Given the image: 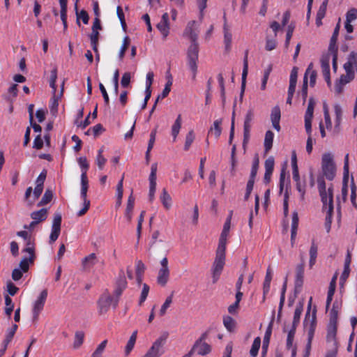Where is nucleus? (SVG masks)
<instances>
[{"label":"nucleus","instance_id":"6e6552de","mask_svg":"<svg viewBox=\"0 0 357 357\" xmlns=\"http://www.w3.org/2000/svg\"><path fill=\"white\" fill-rule=\"evenodd\" d=\"M316 105V102L314 100V98H310L308 102V105L307 107V110L305 112V128L306 130L307 133L309 135L307 143H306V151L308 154H310L312 151L313 144H314V139L311 137V132H312V121L313 118V113L314 107Z\"/></svg>","mask_w":357,"mask_h":357},{"label":"nucleus","instance_id":"09e8293b","mask_svg":"<svg viewBox=\"0 0 357 357\" xmlns=\"http://www.w3.org/2000/svg\"><path fill=\"white\" fill-rule=\"evenodd\" d=\"M134 197L132 195H130L128 200V204L126 211V217L128 221H130L132 219V211L134 208Z\"/></svg>","mask_w":357,"mask_h":357},{"label":"nucleus","instance_id":"a19ab883","mask_svg":"<svg viewBox=\"0 0 357 357\" xmlns=\"http://www.w3.org/2000/svg\"><path fill=\"white\" fill-rule=\"evenodd\" d=\"M84 333L79 331L75 332V338L73 342V348L75 349H79L84 342Z\"/></svg>","mask_w":357,"mask_h":357},{"label":"nucleus","instance_id":"423d86ee","mask_svg":"<svg viewBox=\"0 0 357 357\" xmlns=\"http://www.w3.org/2000/svg\"><path fill=\"white\" fill-rule=\"evenodd\" d=\"M318 185L323 203V209L326 214V221L327 223H331L333 212V190L332 187L328 188L326 190L325 182L321 179L318 181Z\"/></svg>","mask_w":357,"mask_h":357},{"label":"nucleus","instance_id":"473e14b6","mask_svg":"<svg viewBox=\"0 0 357 357\" xmlns=\"http://www.w3.org/2000/svg\"><path fill=\"white\" fill-rule=\"evenodd\" d=\"M137 337V331H135L132 332V335H130L126 347H125V354L126 356H128L131 351L133 349Z\"/></svg>","mask_w":357,"mask_h":357},{"label":"nucleus","instance_id":"2eb2a0df","mask_svg":"<svg viewBox=\"0 0 357 357\" xmlns=\"http://www.w3.org/2000/svg\"><path fill=\"white\" fill-rule=\"evenodd\" d=\"M160 267L158 272L157 282L161 286H165L169 281L170 275L167 258H162L160 261Z\"/></svg>","mask_w":357,"mask_h":357},{"label":"nucleus","instance_id":"ea45409f","mask_svg":"<svg viewBox=\"0 0 357 357\" xmlns=\"http://www.w3.org/2000/svg\"><path fill=\"white\" fill-rule=\"evenodd\" d=\"M221 124H222V120L218 119V120L215 121L213 126L211 128V129L209 130V133H211L212 135H213L216 139H218L221 135V132H222V129L220 127Z\"/></svg>","mask_w":357,"mask_h":357},{"label":"nucleus","instance_id":"0e129e2a","mask_svg":"<svg viewBox=\"0 0 357 357\" xmlns=\"http://www.w3.org/2000/svg\"><path fill=\"white\" fill-rule=\"evenodd\" d=\"M149 292V287L146 284H143L139 303L142 305L146 299Z\"/></svg>","mask_w":357,"mask_h":357},{"label":"nucleus","instance_id":"e433bc0d","mask_svg":"<svg viewBox=\"0 0 357 357\" xmlns=\"http://www.w3.org/2000/svg\"><path fill=\"white\" fill-rule=\"evenodd\" d=\"M223 324L227 331H234L236 326V321L230 316L225 315L223 317Z\"/></svg>","mask_w":357,"mask_h":357},{"label":"nucleus","instance_id":"774afa93","mask_svg":"<svg viewBox=\"0 0 357 357\" xmlns=\"http://www.w3.org/2000/svg\"><path fill=\"white\" fill-rule=\"evenodd\" d=\"M52 198V192L50 190H46L38 206L45 205L49 203Z\"/></svg>","mask_w":357,"mask_h":357},{"label":"nucleus","instance_id":"e2e57ef3","mask_svg":"<svg viewBox=\"0 0 357 357\" xmlns=\"http://www.w3.org/2000/svg\"><path fill=\"white\" fill-rule=\"evenodd\" d=\"M75 10H76L78 24H79V19L82 20L84 24H87L89 22V15H88L87 13L84 10H82L80 13H78L77 8V3L75 4Z\"/></svg>","mask_w":357,"mask_h":357},{"label":"nucleus","instance_id":"bb28decb","mask_svg":"<svg viewBox=\"0 0 357 357\" xmlns=\"http://www.w3.org/2000/svg\"><path fill=\"white\" fill-rule=\"evenodd\" d=\"M337 333V326L336 324H329L328 327V333H327V341L328 343H331L332 346L335 347H337V343L335 339Z\"/></svg>","mask_w":357,"mask_h":357},{"label":"nucleus","instance_id":"20e7f679","mask_svg":"<svg viewBox=\"0 0 357 357\" xmlns=\"http://www.w3.org/2000/svg\"><path fill=\"white\" fill-rule=\"evenodd\" d=\"M344 175L342 179V186L341 190V197L343 202H345L347 198L349 192H351L350 199L351 204L357 208V204L356 201V188L354 183V179L351 177L349 178V154H347L344 157Z\"/></svg>","mask_w":357,"mask_h":357},{"label":"nucleus","instance_id":"9d476101","mask_svg":"<svg viewBox=\"0 0 357 357\" xmlns=\"http://www.w3.org/2000/svg\"><path fill=\"white\" fill-rule=\"evenodd\" d=\"M312 307V298L310 297L307 303V309L305 314V319L303 321L304 331L305 333H314L317 320H316V307Z\"/></svg>","mask_w":357,"mask_h":357},{"label":"nucleus","instance_id":"a878e982","mask_svg":"<svg viewBox=\"0 0 357 357\" xmlns=\"http://www.w3.org/2000/svg\"><path fill=\"white\" fill-rule=\"evenodd\" d=\"M273 278V272L271 268H268L263 283V302L266 300V296L268 294L271 288V282Z\"/></svg>","mask_w":357,"mask_h":357},{"label":"nucleus","instance_id":"052dcab7","mask_svg":"<svg viewBox=\"0 0 357 357\" xmlns=\"http://www.w3.org/2000/svg\"><path fill=\"white\" fill-rule=\"evenodd\" d=\"M96 261V255L92 253L86 257L83 260V264L85 267H89L95 264Z\"/></svg>","mask_w":357,"mask_h":357},{"label":"nucleus","instance_id":"4be33fe9","mask_svg":"<svg viewBox=\"0 0 357 357\" xmlns=\"http://www.w3.org/2000/svg\"><path fill=\"white\" fill-rule=\"evenodd\" d=\"M192 350L198 354L204 356L210 353L211 347L209 344L202 341V339H200L195 342Z\"/></svg>","mask_w":357,"mask_h":357},{"label":"nucleus","instance_id":"6ab92c4d","mask_svg":"<svg viewBox=\"0 0 357 357\" xmlns=\"http://www.w3.org/2000/svg\"><path fill=\"white\" fill-rule=\"evenodd\" d=\"M357 24V10L355 8L350 9L346 13V20L344 22V29L348 33L354 31V26Z\"/></svg>","mask_w":357,"mask_h":357},{"label":"nucleus","instance_id":"a211bd4d","mask_svg":"<svg viewBox=\"0 0 357 357\" xmlns=\"http://www.w3.org/2000/svg\"><path fill=\"white\" fill-rule=\"evenodd\" d=\"M156 28L160 31L163 39H166L169 34L170 24H169V15L165 13L160 19V21L157 24Z\"/></svg>","mask_w":357,"mask_h":357},{"label":"nucleus","instance_id":"2f4dec72","mask_svg":"<svg viewBox=\"0 0 357 357\" xmlns=\"http://www.w3.org/2000/svg\"><path fill=\"white\" fill-rule=\"evenodd\" d=\"M303 311V302L296 304L293 317V326L296 327L300 322L301 316Z\"/></svg>","mask_w":357,"mask_h":357},{"label":"nucleus","instance_id":"cd10ccee","mask_svg":"<svg viewBox=\"0 0 357 357\" xmlns=\"http://www.w3.org/2000/svg\"><path fill=\"white\" fill-rule=\"evenodd\" d=\"M265 174L264 181L268 183L271 180V176L274 168V159L272 157L268 158L265 161Z\"/></svg>","mask_w":357,"mask_h":357},{"label":"nucleus","instance_id":"4d7b16f0","mask_svg":"<svg viewBox=\"0 0 357 357\" xmlns=\"http://www.w3.org/2000/svg\"><path fill=\"white\" fill-rule=\"evenodd\" d=\"M248 63L247 58L244 59L243 61V73H242V92L244 91V88L245 86V82H246V77L248 75Z\"/></svg>","mask_w":357,"mask_h":357},{"label":"nucleus","instance_id":"6e6d98bb","mask_svg":"<svg viewBox=\"0 0 357 357\" xmlns=\"http://www.w3.org/2000/svg\"><path fill=\"white\" fill-rule=\"evenodd\" d=\"M208 0H196V5L199 11V19L202 20L204 17V12L206 8V3Z\"/></svg>","mask_w":357,"mask_h":357},{"label":"nucleus","instance_id":"f3484780","mask_svg":"<svg viewBox=\"0 0 357 357\" xmlns=\"http://www.w3.org/2000/svg\"><path fill=\"white\" fill-rule=\"evenodd\" d=\"M231 213L227 217L221 232L217 250L225 251L227 238L231 229Z\"/></svg>","mask_w":357,"mask_h":357},{"label":"nucleus","instance_id":"c03bdc74","mask_svg":"<svg viewBox=\"0 0 357 357\" xmlns=\"http://www.w3.org/2000/svg\"><path fill=\"white\" fill-rule=\"evenodd\" d=\"M167 79H168V80L165 86V89H163V91H162V93L160 94L156 99L158 100H159L160 99H163L165 97H167L171 91V86L172 84V76L170 75H169L167 76Z\"/></svg>","mask_w":357,"mask_h":357},{"label":"nucleus","instance_id":"f257e3e1","mask_svg":"<svg viewBox=\"0 0 357 357\" xmlns=\"http://www.w3.org/2000/svg\"><path fill=\"white\" fill-rule=\"evenodd\" d=\"M199 23L195 20L190 21L184 31V36L191 40L187 51V67L191 73L192 79H196L198 69L199 46L196 42L198 36Z\"/></svg>","mask_w":357,"mask_h":357},{"label":"nucleus","instance_id":"864d4df0","mask_svg":"<svg viewBox=\"0 0 357 357\" xmlns=\"http://www.w3.org/2000/svg\"><path fill=\"white\" fill-rule=\"evenodd\" d=\"M78 164L81 168V170H82V174L81 175H84V176H86V172L88 170V168H89V163L87 162V160L85 157H80L79 159H78Z\"/></svg>","mask_w":357,"mask_h":357},{"label":"nucleus","instance_id":"c756f323","mask_svg":"<svg viewBox=\"0 0 357 357\" xmlns=\"http://www.w3.org/2000/svg\"><path fill=\"white\" fill-rule=\"evenodd\" d=\"M182 124V119L181 115H178L176 119L175 120L174 124L172 126L171 134L173 137V142H176L177 136L180 132Z\"/></svg>","mask_w":357,"mask_h":357},{"label":"nucleus","instance_id":"aec40b11","mask_svg":"<svg viewBox=\"0 0 357 357\" xmlns=\"http://www.w3.org/2000/svg\"><path fill=\"white\" fill-rule=\"evenodd\" d=\"M113 302V298L109 293H104L98 301V312L100 314H105L109 310L110 305Z\"/></svg>","mask_w":357,"mask_h":357},{"label":"nucleus","instance_id":"9b49d317","mask_svg":"<svg viewBox=\"0 0 357 357\" xmlns=\"http://www.w3.org/2000/svg\"><path fill=\"white\" fill-rule=\"evenodd\" d=\"M47 298V289H43L39 293L36 299L32 302L31 314L32 321L33 322H36L38 320L40 314L44 309Z\"/></svg>","mask_w":357,"mask_h":357},{"label":"nucleus","instance_id":"ddd939ff","mask_svg":"<svg viewBox=\"0 0 357 357\" xmlns=\"http://www.w3.org/2000/svg\"><path fill=\"white\" fill-rule=\"evenodd\" d=\"M225 264V251L216 250L215 259L212 266L213 283L217 282Z\"/></svg>","mask_w":357,"mask_h":357},{"label":"nucleus","instance_id":"b1692460","mask_svg":"<svg viewBox=\"0 0 357 357\" xmlns=\"http://www.w3.org/2000/svg\"><path fill=\"white\" fill-rule=\"evenodd\" d=\"M280 117H281L280 109L278 106H275L271 110V123H272L273 127L278 132L280 130Z\"/></svg>","mask_w":357,"mask_h":357},{"label":"nucleus","instance_id":"4468645a","mask_svg":"<svg viewBox=\"0 0 357 357\" xmlns=\"http://www.w3.org/2000/svg\"><path fill=\"white\" fill-rule=\"evenodd\" d=\"M317 72L314 69L312 63H310L306 69L305 73L303 77V84L302 89V94L303 96L304 101H305L307 94V80L310 79V85L314 86L316 82Z\"/></svg>","mask_w":357,"mask_h":357},{"label":"nucleus","instance_id":"4c0bfd02","mask_svg":"<svg viewBox=\"0 0 357 357\" xmlns=\"http://www.w3.org/2000/svg\"><path fill=\"white\" fill-rule=\"evenodd\" d=\"M277 37L272 35L267 34L266 37V45L265 49L267 51H272L275 49L277 46Z\"/></svg>","mask_w":357,"mask_h":357},{"label":"nucleus","instance_id":"7c9ffc66","mask_svg":"<svg viewBox=\"0 0 357 357\" xmlns=\"http://www.w3.org/2000/svg\"><path fill=\"white\" fill-rule=\"evenodd\" d=\"M31 217L33 221H36V222L38 224L47 218V210L45 208H42L39 211H33L31 213Z\"/></svg>","mask_w":357,"mask_h":357},{"label":"nucleus","instance_id":"7ed1b4c3","mask_svg":"<svg viewBox=\"0 0 357 357\" xmlns=\"http://www.w3.org/2000/svg\"><path fill=\"white\" fill-rule=\"evenodd\" d=\"M345 74L341 75L335 84L334 91L336 93H341L344 85L354 79L355 72L357 71V53L351 52L344 64Z\"/></svg>","mask_w":357,"mask_h":357},{"label":"nucleus","instance_id":"f704fd0d","mask_svg":"<svg viewBox=\"0 0 357 357\" xmlns=\"http://www.w3.org/2000/svg\"><path fill=\"white\" fill-rule=\"evenodd\" d=\"M87 190H88V179L87 176L81 175V191L80 197L82 201L89 200L87 199Z\"/></svg>","mask_w":357,"mask_h":357},{"label":"nucleus","instance_id":"69168bd1","mask_svg":"<svg viewBox=\"0 0 357 357\" xmlns=\"http://www.w3.org/2000/svg\"><path fill=\"white\" fill-rule=\"evenodd\" d=\"M338 312H339V311L337 310V309H335V304H333V308L330 312V323L329 324L337 325Z\"/></svg>","mask_w":357,"mask_h":357},{"label":"nucleus","instance_id":"603ef678","mask_svg":"<svg viewBox=\"0 0 357 357\" xmlns=\"http://www.w3.org/2000/svg\"><path fill=\"white\" fill-rule=\"evenodd\" d=\"M231 40H232L231 33L228 29L225 28L224 29V43L225 45V49L227 50H230Z\"/></svg>","mask_w":357,"mask_h":357},{"label":"nucleus","instance_id":"a18cd8bd","mask_svg":"<svg viewBox=\"0 0 357 357\" xmlns=\"http://www.w3.org/2000/svg\"><path fill=\"white\" fill-rule=\"evenodd\" d=\"M4 299H5V305H6L5 313L8 317H10L12 314V312L14 309V304L13 303L12 299L9 296V295H5Z\"/></svg>","mask_w":357,"mask_h":357},{"label":"nucleus","instance_id":"39448f33","mask_svg":"<svg viewBox=\"0 0 357 357\" xmlns=\"http://www.w3.org/2000/svg\"><path fill=\"white\" fill-rule=\"evenodd\" d=\"M17 235L22 237L25 242V248H24L23 252L26 255L21 260L20 267L24 271H27L29 270V265L33 263L35 257L33 238L31 234L26 231H18Z\"/></svg>","mask_w":357,"mask_h":357},{"label":"nucleus","instance_id":"f8f14e48","mask_svg":"<svg viewBox=\"0 0 357 357\" xmlns=\"http://www.w3.org/2000/svg\"><path fill=\"white\" fill-rule=\"evenodd\" d=\"M168 334L164 333L157 338L142 357H160L165 353L164 346Z\"/></svg>","mask_w":357,"mask_h":357},{"label":"nucleus","instance_id":"0eeeda50","mask_svg":"<svg viewBox=\"0 0 357 357\" xmlns=\"http://www.w3.org/2000/svg\"><path fill=\"white\" fill-rule=\"evenodd\" d=\"M57 79L56 70L51 71L50 77V86L52 89V97L50 100V109L53 115H56L58 112V107L63 94L64 81H63L59 91L56 90V81Z\"/></svg>","mask_w":357,"mask_h":357},{"label":"nucleus","instance_id":"5fc2aeb1","mask_svg":"<svg viewBox=\"0 0 357 357\" xmlns=\"http://www.w3.org/2000/svg\"><path fill=\"white\" fill-rule=\"evenodd\" d=\"M145 265L142 261H137L136 263L135 270L136 275L137 277L138 281H141V277L145 271Z\"/></svg>","mask_w":357,"mask_h":357},{"label":"nucleus","instance_id":"338daca9","mask_svg":"<svg viewBox=\"0 0 357 357\" xmlns=\"http://www.w3.org/2000/svg\"><path fill=\"white\" fill-rule=\"evenodd\" d=\"M131 77L132 75L130 73L126 72L123 73L121 80V86L125 88L128 87L130 84Z\"/></svg>","mask_w":357,"mask_h":357},{"label":"nucleus","instance_id":"3c124183","mask_svg":"<svg viewBox=\"0 0 357 357\" xmlns=\"http://www.w3.org/2000/svg\"><path fill=\"white\" fill-rule=\"evenodd\" d=\"M260 345H261V338L259 337H257L254 340L251 349L250 351V354L252 357L257 356L259 349V347H260Z\"/></svg>","mask_w":357,"mask_h":357},{"label":"nucleus","instance_id":"c9c22d12","mask_svg":"<svg viewBox=\"0 0 357 357\" xmlns=\"http://www.w3.org/2000/svg\"><path fill=\"white\" fill-rule=\"evenodd\" d=\"M333 109L335 115V128H339L342 119L343 110L342 107L339 104H335L333 105Z\"/></svg>","mask_w":357,"mask_h":357},{"label":"nucleus","instance_id":"c85d7f7f","mask_svg":"<svg viewBox=\"0 0 357 357\" xmlns=\"http://www.w3.org/2000/svg\"><path fill=\"white\" fill-rule=\"evenodd\" d=\"M328 0H324L320 5L319 8L317 13L316 24L317 26L322 25V19L325 17L327 9Z\"/></svg>","mask_w":357,"mask_h":357},{"label":"nucleus","instance_id":"1a4fd4ad","mask_svg":"<svg viewBox=\"0 0 357 357\" xmlns=\"http://www.w3.org/2000/svg\"><path fill=\"white\" fill-rule=\"evenodd\" d=\"M321 169L323 176L328 180L332 181L336 176V165L334 155L331 153H324L321 156Z\"/></svg>","mask_w":357,"mask_h":357},{"label":"nucleus","instance_id":"13d9d810","mask_svg":"<svg viewBox=\"0 0 357 357\" xmlns=\"http://www.w3.org/2000/svg\"><path fill=\"white\" fill-rule=\"evenodd\" d=\"M172 303V296H168L165 303L162 304V305L160 307L159 314L160 316L162 317L165 314L167 310L170 307V305Z\"/></svg>","mask_w":357,"mask_h":357},{"label":"nucleus","instance_id":"680f3d73","mask_svg":"<svg viewBox=\"0 0 357 357\" xmlns=\"http://www.w3.org/2000/svg\"><path fill=\"white\" fill-rule=\"evenodd\" d=\"M95 162L100 170H102L107 162V158L103 155H97Z\"/></svg>","mask_w":357,"mask_h":357},{"label":"nucleus","instance_id":"393cba45","mask_svg":"<svg viewBox=\"0 0 357 357\" xmlns=\"http://www.w3.org/2000/svg\"><path fill=\"white\" fill-rule=\"evenodd\" d=\"M160 200L166 210H169L172 207L173 201L172 196L165 188L162 189L161 192Z\"/></svg>","mask_w":357,"mask_h":357},{"label":"nucleus","instance_id":"dca6fc26","mask_svg":"<svg viewBox=\"0 0 357 357\" xmlns=\"http://www.w3.org/2000/svg\"><path fill=\"white\" fill-rule=\"evenodd\" d=\"M323 111L324 120L319 123V130L321 135L324 138L326 136V130L330 132H333V124L329 114V109L326 104L324 105Z\"/></svg>","mask_w":357,"mask_h":357},{"label":"nucleus","instance_id":"412c9836","mask_svg":"<svg viewBox=\"0 0 357 357\" xmlns=\"http://www.w3.org/2000/svg\"><path fill=\"white\" fill-rule=\"evenodd\" d=\"M61 215L55 213L52 225V232L50 236V242H54L59 237L61 231Z\"/></svg>","mask_w":357,"mask_h":357},{"label":"nucleus","instance_id":"37998d69","mask_svg":"<svg viewBox=\"0 0 357 357\" xmlns=\"http://www.w3.org/2000/svg\"><path fill=\"white\" fill-rule=\"evenodd\" d=\"M17 329V325L13 324L11 328L6 331V337L3 342V344H8L10 342L15 333Z\"/></svg>","mask_w":357,"mask_h":357},{"label":"nucleus","instance_id":"8fccbe9b","mask_svg":"<svg viewBox=\"0 0 357 357\" xmlns=\"http://www.w3.org/2000/svg\"><path fill=\"white\" fill-rule=\"evenodd\" d=\"M130 38L128 36H126L123 40V43L119 52V58L120 60H122L123 58L124 57L125 52L128 49V46L130 45Z\"/></svg>","mask_w":357,"mask_h":357},{"label":"nucleus","instance_id":"5701e85b","mask_svg":"<svg viewBox=\"0 0 357 357\" xmlns=\"http://www.w3.org/2000/svg\"><path fill=\"white\" fill-rule=\"evenodd\" d=\"M318 255V246L317 243L312 240L309 250V261L308 266L310 269H312L316 264Z\"/></svg>","mask_w":357,"mask_h":357},{"label":"nucleus","instance_id":"58836bf2","mask_svg":"<svg viewBox=\"0 0 357 357\" xmlns=\"http://www.w3.org/2000/svg\"><path fill=\"white\" fill-rule=\"evenodd\" d=\"M273 138L274 133L271 130L266 131L264 138V149L266 152H268L272 148Z\"/></svg>","mask_w":357,"mask_h":357},{"label":"nucleus","instance_id":"49530a36","mask_svg":"<svg viewBox=\"0 0 357 357\" xmlns=\"http://www.w3.org/2000/svg\"><path fill=\"white\" fill-rule=\"evenodd\" d=\"M307 338V343L305 345V351L303 357H309L312 347V342L314 337V333H306Z\"/></svg>","mask_w":357,"mask_h":357},{"label":"nucleus","instance_id":"bf43d9fd","mask_svg":"<svg viewBox=\"0 0 357 357\" xmlns=\"http://www.w3.org/2000/svg\"><path fill=\"white\" fill-rule=\"evenodd\" d=\"M296 327L292 326V328L289 331L287 338V347L290 349L291 347H294V337L295 335Z\"/></svg>","mask_w":357,"mask_h":357},{"label":"nucleus","instance_id":"de8ad7c7","mask_svg":"<svg viewBox=\"0 0 357 357\" xmlns=\"http://www.w3.org/2000/svg\"><path fill=\"white\" fill-rule=\"evenodd\" d=\"M254 119V113L252 110L248 111L245 114L244 123H243V129L251 130L252 122Z\"/></svg>","mask_w":357,"mask_h":357},{"label":"nucleus","instance_id":"f03ea898","mask_svg":"<svg viewBox=\"0 0 357 357\" xmlns=\"http://www.w3.org/2000/svg\"><path fill=\"white\" fill-rule=\"evenodd\" d=\"M337 38L332 36L328 46V53L324 55L321 59V68L324 79L328 86H331L330 77V63L332 62L334 72L337 70V50L336 45Z\"/></svg>","mask_w":357,"mask_h":357},{"label":"nucleus","instance_id":"72a5a7b5","mask_svg":"<svg viewBox=\"0 0 357 357\" xmlns=\"http://www.w3.org/2000/svg\"><path fill=\"white\" fill-rule=\"evenodd\" d=\"M350 264H351V257L348 255L345 259L344 265V271L340 277V282L344 283L347 278L349 277L350 273Z\"/></svg>","mask_w":357,"mask_h":357},{"label":"nucleus","instance_id":"79ce46f5","mask_svg":"<svg viewBox=\"0 0 357 357\" xmlns=\"http://www.w3.org/2000/svg\"><path fill=\"white\" fill-rule=\"evenodd\" d=\"M195 139V133L191 130H190L185 135V143H184V150L188 151L193 143Z\"/></svg>","mask_w":357,"mask_h":357}]
</instances>
